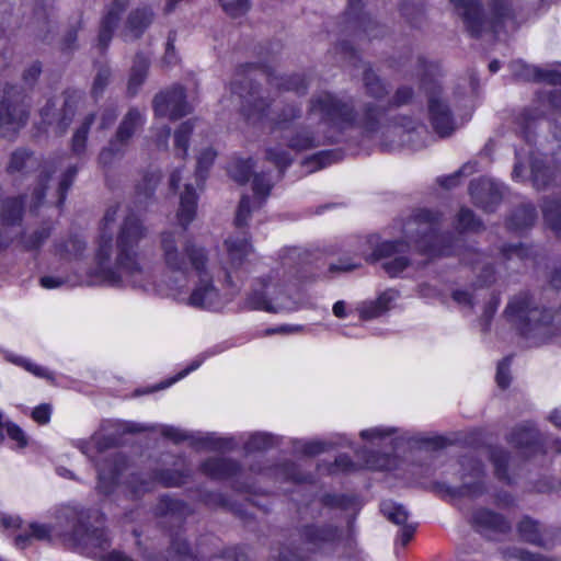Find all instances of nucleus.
Listing matches in <instances>:
<instances>
[{
  "instance_id": "nucleus-1",
  "label": "nucleus",
  "mask_w": 561,
  "mask_h": 561,
  "mask_svg": "<svg viewBox=\"0 0 561 561\" xmlns=\"http://www.w3.org/2000/svg\"><path fill=\"white\" fill-rule=\"evenodd\" d=\"M119 206L107 208L102 219L101 233L94 252L92 275L110 286L130 284L145 287L147 273L139 262L138 245L147 229L134 214H127L118 225L116 238L113 227L118 218Z\"/></svg>"
},
{
  "instance_id": "nucleus-2",
  "label": "nucleus",
  "mask_w": 561,
  "mask_h": 561,
  "mask_svg": "<svg viewBox=\"0 0 561 561\" xmlns=\"http://www.w3.org/2000/svg\"><path fill=\"white\" fill-rule=\"evenodd\" d=\"M438 222L437 213L420 209L403 225L402 232L405 241L379 242L377 236L362 238L355 255L367 262L385 260L382 268L390 277H396L409 265L410 261L404 254L411 247L431 256L456 253L450 245L443 244L446 237L437 233Z\"/></svg>"
},
{
  "instance_id": "nucleus-3",
  "label": "nucleus",
  "mask_w": 561,
  "mask_h": 561,
  "mask_svg": "<svg viewBox=\"0 0 561 561\" xmlns=\"http://www.w3.org/2000/svg\"><path fill=\"white\" fill-rule=\"evenodd\" d=\"M261 80L278 91H294L297 94L307 92L308 82L300 75L280 77L254 65L238 68L230 90L238 98L242 114L251 124H268L271 133L277 135L290 128L291 123L300 117L301 110L295 104H287L279 113L271 114V103L256 84Z\"/></svg>"
},
{
  "instance_id": "nucleus-4",
  "label": "nucleus",
  "mask_w": 561,
  "mask_h": 561,
  "mask_svg": "<svg viewBox=\"0 0 561 561\" xmlns=\"http://www.w3.org/2000/svg\"><path fill=\"white\" fill-rule=\"evenodd\" d=\"M197 208V195L192 184H185L180 197V207L176 213L178 222L182 230H170L161 233V259L165 268L171 273L186 276L190 271L205 272L208 263V252L186 232L188 225L194 220Z\"/></svg>"
},
{
  "instance_id": "nucleus-5",
  "label": "nucleus",
  "mask_w": 561,
  "mask_h": 561,
  "mask_svg": "<svg viewBox=\"0 0 561 561\" xmlns=\"http://www.w3.org/2000/svg\"><path fill=\"white\" fill-rule=\"evenodd\" d=\"M33 539L50 540L58 536L65 546L79 552L99 559L100 561H134L125 553L113 550L106 552L111 540L103 528H89L84 523L82 512L75 508H65L57 517V524L51 528L44 524L30 525Z\"/></svg>"
},
{
  "instance_id": "nucleus-6",
  "label": "nucleus",
  "mask_w": 561,
  "mask_h": 561,
  "mask_svg": "<svg viewBox=\"0 0 561 561\" xmlns=\"http://www.w3.org/2000/svg\"><path fill=\"white\" fill-rule=\"evenodd\" d=\"M385 110L376 105H367L363 117L357 121L354 105L330 91L314 92L307 106V119L316 124L323 135H334L358 124L367 131L378 128Z\"/></svg>"
},
{
  "instance_id": "nucleus-7",
  "label": "nucleus",
  "mask_w": 561,
  "mask_h": 561,
  "mask_svg": "<svg viewBox=\"0 0 561 561\" xmlns=\"http://www.w3.org/2000/svg\"><path fill=\"white\" fill-rule=\"evenodd\" d=\"M39 171V181L38 187H36L31 196L30 208L31 210H35L39 207L43 197L45 195L44 191L46 188H50L51 186L48 183L54 182L55 187V196H56V205L60 207L65 199L66 194L69 187L71 186L77 173L78 168L76 165L68 167L59 180L56 182L51 176V165L49 163H45L42 165L41 160L34 154V152L25 149L18 148L14 150L11 156L7 167L8 173L11 175L21 174L26 175L30 172L37 170Z\"/></svg>"
},
{
  "instance_id": "nucleus-8",
  "label": "nucleus",
  "mask_w": 561,
  "mask_h": 561,
  "mask_svg": "<svg viewBox=\"0 0 561 561\" xmlns=\"http://www.w3.org/2000/svg\"><path fill=\"white\" fill-rule=\"evenodd\" d=\"M115 446V438L95 433L89 440H78L76 447L87 455L98 470V489L108 494L117 483L119 473L125 467V459L118 454L107 455Z\"/></svg>"
},
{
  "instance_id": "nucleus-9",
  "label": "nucleus",
  "mask_w": 561,
  "mask_h": 561,
  "mask_svg": "<svg viewBox=\"0 0 561 561\" xmlns=\"http://www.w3.org/2000/svg\"><path fill=\"white\" fill-rule=\"evenodd\" d=\"M455 11L462 18L467 32L478 37L488 30L499 32V25L510 18L511 9L506 0H491L493 18L489 20L482 13L478 0H449Z\"/></svg>"
},
{
  "instance_id": "nucleus-10",
  "label": "nucleus",
  "mask_w": 561,
  "mask_h": 561,
  "mask_svg": "<svg viewBox=\"0 0 561 561\" xmlns=\"http://www.w3.org/2000/svg\"><path fill=\"white\" fill-rule=\"evenodd\" d=\"M31 104L24 90L10 85L3 91L0 107V137L14 140L26 126Z\"/></svg>"
},
{
  "instance_id": "nucleus-11",
  "label": "nucleus",
  "mask_w": 561,
  "mask_h": 561,
  "mask_svg": "<svg viewBox=\"0 0 561 561\" xmlns=\"http://www.w3.org/2000/svg\"><path fill=\"white\" fill-rule=\"evenodd\" d=\"M433 66L425 68L421 87L427 94L428 118L435 133L444 138L450 136L455 129V121L446 100L442 95L440 85L432 78Z\"/></svg>"
},
{
  "instance_id": "nucleus-12",
  "label": "nucleus",
  "mask_w": 561,
  "mask_h": 561,
  "mask_svg": "<svg viewBox=\"0 0 561 561\" xmlns=\"http://www.w3.org/2000/svg\"><path fill=\"white\" fill-rule=\"evenodd\" d=\"M505 313L512 322L518 325L524 335H528L533 330L549 324L553 318L551 310H540L537 306H534L527 294L514 297L508 302Z\"/></svg>"
},
{
  "instance_id": "nucleus-13",
  "label": "nucleus",
  "mask_w": 561,
  "mask_h": 561,
  "mask_svg": "<svg viewBox=\"0 0 561 561\" xmlns=\"http://www.w3.org/2000/svg\"><path fill=\"white\" fill-rule=\"evenodd\" d=\"M153 111L157 117L175 121L191 113L192 108L185 100L184 89L176 85L154 96Z\"/></svg>"
},
{
  "instance_id": "nucleus-14",
  "label": "nucleus",
  "mask_w": 561,
  "mask_h": 561,
  "mask_svg": "<svg viewBox=\"0 0 561 561\" xmlns=\"http://www.w3.org/2000/svg\"><path fill=\"white\" fill-rule=\"evenodd\" d=\"M275 137L285 140L287 147L296 151L312 149L336 140L334 135H323L317 127L314 130H310L309 126L288 128Z\"/></svg>"
},
{
  "instance_id": "nucleus-15",
  "label": "nucleus",
  "mask_w": 561,
  "mask_h": 561,
  "mask_svg": "<svg viewBox=\"0 0 561 561\" xmlns=\"http://www.w3.org/2000/svg\"><path fill=\"white\" fill-rule=\"evenodd\" d=\"M82 99V94L78 91H67L65 93L62 108L56 112L55 101H48L41 110V116L44 123L48 125L57 121L60 134H64L73 119L78 104Z\"/></svg>"
},
{
  "instance_id": "nucleus-16",
  "label": "nucleus",
  "mask_w": 561,
  "mask_h": 561,
  "mask_svg": "<svg viewBox=\"0 0 561 561\" xmlns=\"http://www.w3.org/2000/svg\"><path fill=\"white\" fill-rule=\"evenodd\" d=\"M276 294V286L266 282L260 283V288L253 289L247 299V305L251 309L263 310L267 312H278L284 309H290L289 302L282 295Z\"/></svg>"
},
{
  "instance_id": "nucleus-17",
  "label": "nucleus",
  "mask_w": 561,
  "mask_h": 561,
  "mask_svg": "<svg viewBox=\"0 0 561 561\" xmlns=\"http://www.w3.org/2000/svg\"><path fill=\"white\" fill-rule=\"evenodd\" d=\"M198 282L188 297L187 304L194 308L211 309L219 305V291L213 284L208 264L205 272L196 273Z\"/></svg>"
},
{
  "instance_id": "nucleus-18",
  "label": "nucleus",
  "mask_w": 561,
  "mask_h": 561,
  "mask_svg": "<svg viewBox=\"0 0 561 561\" xmlns=\"http://www.w3.org/2000/svg\"><path fill=\"white\" fill-rule=\"evenodd\" d=\"M129 0H105V10L101 19V25L98 36V46L105 50L113 37L114 30L121 19V14L126 10Z\"/></svg>"
},
{
  "instance_id": "nucleus-19",
  "label": "nucleus",
  "mask_w": 561,
  "mask_h": 561,
  "mask_svg": "<svg viewBox=\"0 0 561 561\" xmlns=\"http://www.w3.org/2000/svg\"><path fill=\"white\" fill-rule=\"evenodd\" d=\"M469 190L473 203L485 211H493L502 199L499 185L488 179L472 181Z\"/></svg>"
},
{
  "instance_id": "nucleus-20",
  "label": "nucleus",
  "mask_w": 561,
  "mask_h": 561,
  "mask_svg": "<svg viewBox=\"0 0 561 561\" xmlns=\"http://www.w3.org/2000/svg\"><path fill=\"white\" fill-rule=\"evenodd\" d=\"M187 473L180 472L176 470H164L154 476V479L147 481L141 479L140 477H133L130 484L133 489V493L135 495H139L141 493L148 492L152 489L154 482L160 483L165 488L180 486L185 482Z\"/></svg>"
},
{
  "instance_id": "nucleus-21",
  "label": "nucleus",
  "mask_w": 561,
  "mask_h": 561,
  "mask_svg": "<svg viewBox=\"0 0 561 561\" xmlns=\"http://www.w3.org/2000/svg\"><path fill=\"white\" fill-rule=\"evenodd\" d=\"M145 123L146 117L141 111L136 107L129 108L121 121L113 139L127 148L134 135L142 128Z\"/></svg>"
},
{
  "instance_id": "nucleus-22",
  "label": "nucleus",
  "mask_w": 561,
  "mask_h": 561,
  "mask_svg": "<svg viewBox=\"0 0 561 561\" xmlns=\"http://www.w3.org/2000/svg\"><path fill=\"white\" fill-rule=\"evenodd\" d=\"M153 13L149 8H139L133 10L125 22L122 36L124 41H134L139 38L146 28L151 24Z\"/></svg>"
},
{
  "instance_id": "nucleus-23",
  "label": "nucleus",
  "mask_w": 561,
  "mask_h": 561,
  "mask_svg": "<svg viewBox=\"0 0 561 561\" xmlns=\"http://www.w3.org/2000/svg\"><path fill=\"white\" fill-rule=\"evenodd\" d=\"M461 466L466 468L469 466L471 468V476L473 478L472 483L463 482V484L454 490H448L451 495L458 496H478L484 492V484L481 480L483 476V466L482 463L474 458H465L461 462Z\"/></svg>"
},
{
  "instance_id": "nucleus-24",
  "label": "nucleus",
  "mask_w": 561,
  "mask_h": 561,
  "mask_svg": "<svg viewBox=\"0 0 561 561\" xmlns=\"http://www.w3.org/2000/svg\"><path fill=\"white\" fill-rule=\"evenodd\" d=\"M228 261L231 268H238L242 265L248 255L253 251L247 234L231 236L225 241Z\"/></svg>"
},
{
  "instance_id": "nucleus-25",
  "label": "nucleus",
  "mask_w": 561,
  "mask_h": 561,
  "mask_svg": "<svg viewBox=\"0 0 561 561\" xmlns=\"http://www.w3.org/2000/svg\"><path fill=\"white\" fill-rule=\"evenodd\" d=\"M472 522L481 533L488 530L506 533L511 528L508 522H506L503 516L484 508L477 510L473 513Z\"/></svg>"
},
{
  "instance_id": "nucleus-26",
  "label": "nucleus",
  "mask_w": 561,
  "mask_h": 561,
  "mask_svg": "<svg viewBox=\"0 0 561 561\" xmlns=\"http://www.w3.org/2000/svg\"><path fill=\"white\" fill-rule=\"evenodd\" d=\"M239 470V463L227 458H210L202 465V471L213 479L231 478Z\"/></svg>"
},
{
  "instance_id": "nucleus-27",
  "label": "nucleus",
  "mask_w": 561,
  "mask_h": 561,
  "mask_svg": "<svg viewBox=\"0 0 561 561\" xmlns=\"http://www.w3.org/2000/svg\"><path fill=\"white\" fill-rule=\"evenodd\" d=\"M302 537L314 548H321L327 543H332L339 539V530L331 525L307 526L304 528Z\"/></svg>"
},
{
  "instance_id": "nucleus-28",
  "label": "nucleus",
  "mask_w": 561,
  "mask_h": 561,
  "mask_svg": "<svg viewBox=\"0 0 561 561\" xmlns=\"http://www.w3.org/2000/svg\"><path fill=\"white\" fill-rule=\"evenodd\" d=\"M191 513L192 511L186 503L169 495L161 496L156 506V514L158 516H170L175 520H182Z\"/></svg>"
},
{
  "instance_id": "nucleus-29",
  "label": "nucleus",
  "mask_w": 561,
  "mask_h": 561,
  "mask_svg": "<svg viewBox=\"0 0 561 561\" xmlns=\"http://www.w3.org/2000/svg\"><path fill=\"white\" fill-rule=\"evenodd\" d=\"M148 68L149 59L142 54H137L133 62L127 84L129 95L134 96L138 92L139 88L145 82Z\"/></svg>"
},
{
  "instance_id": "nucleus-30",
  "label": "nucleus",
  "mask_w": 561,
  "mask_h": 561,
  "mask_svg": "<svg viewBox=\"0 0 561 561\" xmlns=\"http://www.w3.org/2000/svg\"><path fill=\"white\" fill-rule=\"evenodd\" d=\"M543 220L547 227L561 237V202L558 199L546 201L542 205Z\"/></svg>"
},
{
  "instance_id": "nucleus-31",
  "label": "nucleus",
  "mask_w": 561,
  "mask_h": 561,
  "mask_svg": "<svg viewBox=\"0 0 561 561\" xmlns=\"http://www.w3.org/2000/svg\"><path fill=\"white\" fill-rule=\"evenodd\" d=\"M537 218L536 209L531 205H523L515 209L508 219V227L514 230H523L534 225Z\"/></svg>"
},
{
  "instance_id": "nucleus-32",
  "label": "nucleus",
  "mask_w": 561,
  "mask_h": 561,
  "mask_svg": "<svg viewBox=\"0 0 561 561\" xmlns=\"http://www.w3.org/2000/svg\"><path fill=\"white\" fill-rule=\"evenodd\" d=\"M127 148L116 142L113 138L110 140L107 147L103 148L99 154V164L107 172L118 160H121Z\"/></svg>"
},
{
  "instance_id": "nucleus-33",
  "label": "nucleus",
  "mask_w": 561,
  "mask_h": 561,
  "mask_svg": "<svg viewBox=\"0 0 561 561\" xmlns=\"http://www.w3.org/2000/svg\"><path fill=\"white\" fill-rule=\"evenodd\" d=\"M24 202L21 197L7 198L1 207V221L3 226L19 224L22 219Z\"/></svg>"
},
{
  "instance_id": "nucleus-34",
  "label": "nucleus",
  "mask_w": 561,
  "mask_h": 561,
  "mask_svg": "<svg viewBox=\"0 0 561 561\" xmlns=\"http://www.w3.org/2000/svg\"><path fill=\"white\" fill-rule=\"evenodd\" d=\"M196 119L183 122L174 133V152L179 158H185L188 149L190 136L194 130Z\"/></svg>"
},
{
  "instance_id": "nucleus-35",
  "label": "nucleus",
  "mask_w": 561,
  "mask_h": 561,
  "mask_svg": "<svg viewBox=\"0 0 561 561\" xmlns=\"http://www.w3.org/2000/svg\"><path fill=\"white\" fill-rule=\"evenodd\" d=\"M95 114L88 115L72 136L71 150L78 157L82 156L85 152L88 134L92 124L95 121Z\"/></svg>"
},
{
  "instance_id": "nucleus-36",
  "label": "nucleus",
  "mask_w": 561,
  "mask_h": 561,
  "mask_svg": "<svg viewBox=\"0 0 561 561\" xmlns=\"http://www.w3.org/2000/svg\"><path fill=\"white\" fill-rule=\"evenodd\" d=\"M518 534L523 540L546 547L547 543L542 539V534L537 522L529 517H524L518 524Z\"/></svg>"
},
{
  "instance_id": "nucleus-37",
  "label": "nucleus",
  "mask_w": 561,
  "mask_h": 561,
  "mask_svg": "<svg viewBox=\"0 0 561 561\" xmlns=\"http://www.w3.org/2000/svg\"><path fill=\"white\" fill-rule=\"evenodd\" d=\"M50 226L45 225L31 233H24L20 239V243L25 251L38 250L50 236Z\"/></svg>"
},
{
  "instance_id": "nucleus-38",
  "label": "nucleus",
  "mask_w": 561,
  "mask_h": 561,
  "mask_svg": "<svg viewBox=\"0 0 561 561\" xmlns=\"http://www.w3.org/2000/svg\"><path fill=\"white\" fill-rule=\"evenodd\" d=\"M253 165L252 159H234L228 167V173L236 182L244 184L249 181Z\"/></svg>"
},
{
  "instance_id": "nucleus-39",
  "label": "nucleus",
  "mask_w": 561,
  "mask_h": 561,
  "mask_svg": "<svg viewBox=\"0 0 561 561\" xmlns=\"http://www.w3.org/2000/svg\"><path fill=\"white\" fill-rule=\"evenodd\" d=\"M533 184L537 190L547 187L552 178V171L541 160L534 159L530 164Z\"/></svg>"
},
{
  "instance_id": "nucleus-40",
  "label": "nucleus",
  "mask_w": 561,
  "mask_h": 561,
  "mask_svg": "<svg viewBox=\"0 0 561 561\" xmlns=\"http://www.w3.org/2000/svg\"><path fill=\"white\" fill-rule=\"evenodd\" d=\"M380 511L388 520L397 525H404L409 517L407 510L392 501L382 502Z\"/></svg>"
},
{
  "instance_id": "nucleus-41",
  "label": "nucleus",
  "mask_w": 561,
  "mask_h": 561,
  "mask_svg": "<svg viewBox=\"0 0 561 561\" xmlns=\"http://www.w3.org/2000/svg\"><path fill=\"white\" fill-rule=\"evenodd\" d=\"M363 80L366 88V92L371 98L380 100L388 93L385 83L379 79L378 76H376L373 72L371 69L365 70Z\"/></svg>"
},
{
  "instance_id": "nucleus-42",
  "label": "nucleus",
  "mask_w": 561,
  "mask_h": 561,
  "mask_svg": "<svg viewBox=\"0 0 561 561\" xmlns=\"http://www.w3.org/2000/svg\"><path fill=\"white\" fill-rule=\"evenodd\" d=\"M161 180L158 172H147L142 175L141 181L136 185V194L138 198H149Z\"/></svg>"
},
{
  "instance_id": "nucleus-43",
  "label": "nucleus",
  "mask_w": 561,
  "mask_h": 561,
  "mask_svg": "<svg viewBox=\"0 0 561 561\" xmlns=\"http://www.w3.org/2000/svg\"><path fill=\"white\" fill-rule=\"evenodd\" d=\"M539 115L537 110H525L516 117L518 133L523 135L526 141L530 140V130Z\"/></svg>"
},
{
  "instance_id": "nucleus-44",
  "label": "nucleus",
  "mask_w": 561,
  "mask_h": 561,
  "mask_svg": "<svg viewBox=\"0 0 561 561\" xmlns=\"http://www.w3.org/2000/svg\"><path fill=\"white\" fill-rule=\"evenodd\" d=\"M538 434L530 426H522L511 434V442L518 447H528L537 442Z\"/></svg>"
},
{
  "instance_id": "nucleus-45",
  "label": "nucleus",
  "mask_w": 561,
  "mask_h": 561,
  "mask_svg": "<svg viewBox=\"0 0 561 561\" xmlns=\"http://www.w3.org/2000/svg\"><path fill=\"white\" fill-rule=\"evenodd\" d=\"M275 444V438L267 433H255L251 435L244 445L247 453L262 451L271 448Z\"/></svg>"
},
{
  "instance_id": "nucleus-46",
  "label": "nucleus",
  "mask_w": 561,
  "mask_h": 561,
  "mask_svg": "<svg viewBox=\"0 0 561 561\" xmlns=\"http://www.w3.org/2000/svg\"><path fill=\"white\" fill-rule=\"evenodd\" d=\"M396 291L388 290L382 293L376 300L375 305L366 310H364V316L367 318H375L385 312L389 305L396 299Z\"/></svg>"
},
{
  "instance_id": "nucleus-47",
  "label": "nucleus",
  "mask_w": 561,
  "mask_h": 561,
  "mask_svg": "<svg viewBox=\"0 0 561 561\" xmlns=\"http://www.w3.org/2000/svg\"><path fill=\"white\" fill-rule=\"evenodd\" d=\"M491 460L494 465L495 476L500 480L510 482L507 474L508 455L503 449L495 448L491 451Z\"/></svg>"
},
{
  "instance_id": "nucleus-48",
  "label": "nucleus",
  "mask_w": 561,
  "mask_h": 561,
  "mask_svg": "<svg viewBox=\"0 0 561 561\" xmlns=\"http://www.w3.org/2000/svg\"><path fill=\"white\" fill-rule=\"evenodd\" d=\"M85 250V242L78 237L69 239L58 248L59 254L65 259L79 257Z\"/></svg>"
},
{
  "instance_id": "nucleus-49",
  "label": "nucleus",
  "mask_w": 561,
  "mask_h": 561,
  "mask_svg": "<svg viewBox=\"0 0 561 561\" xmlns=\"http://www.w3.org/2000/svg\"><path fill=\"white\" fill-rule=\"evenodd\" d=\"M217 153L211 149L207 148L201 152L197 158V167H196V181H204L206 179V174L215 161Z\"/></svg>"
},
{
  "instance_id": "nucleus-50",
  "label": "nucleus",
  "mask_w": 561,
  "mask_h": 561,
  "mask_svg": "<svg viewBox=\"0 0 561 561\" xmlns=\"http://www.w3.org/2000/svg\"><path fill=\"white\" fill-rule=\"evenodd\" d=\"M265 157L280 170L287 168L293 161L289 152L279 147H268Z\"/></svg>"
},
{
  "instance_id": "nucleus-51",
  "label": "nucleus",
  "mask_w": 561,
  "mask_h": 561,
  "mask_svg": "<svg viewBox=\"0 0 561 561\" xmlns=\"http://www.w3.org/2000/svg\"><path fill=\"white\" fill-rule=\"evenodd\" d=\"M222 10L231 18H238L250 9L249 0H219Z\"/></svg>"
},
{
  "instance_id": "nucleus-52",
  "label": "nucleus",
  "mask_w": 561,
  "mask_h": 561,
  "mask_svg": "<svg viewBox=\"0 0 561 561\" xmlns=\"http://www.w3.org/2000/svg\"><path fill=\"white\" fill-rule=\"evenodd\" d=\"M457 221L458 228L463 231H476L481 227L480 220L468 208L460 209Z\"/></svg>"
},
{
  "instance_id": "nucleus-53",
  "label": "nucleus",
  "mask_w": 561,
  "mask_h": 561,
  "mask_svg": "<svg viewBox=\"0 0 561 561\" xmlns=\"http://www.w3.org/2000/svg\"><path fill=\"white\" fill-rule=\"evenodd\" d=\"M272 184L264 174H255L253 178V192L259 199V206H262L264 199L270 195Z\"/></svg>"
},
{
  "instance_id": "nucleus-54",
  "label": "nucleus",
  "mask_w": 561,
  "mask_h": 561,
  "mask_svg": "<svg viewBox=\"0 0 561 561\" xmlns=\"http://www.w3.org/2000/svg\"><path fill=\"white\" fill-rule=\"evenodd\" d=\"M171 552H173L179 561H194L195 557L192 554L186 540L175 537L171 542Z\"/></svg>"
},
{
  "instance_id": "nucleus-55",
  "label": "nucleus",
  "mask_w": 561,
  "mask_h": 561,
  "mask_svg": "<svg viewBox=\"0 0 561 561\" xmlns=\"http://www.w3.org/2000/svg\"><path fill=\"white\" fill-rule=\"evenodd\" d=\"M531 254V249L524 247L522 244L519 245H510L502 249V255L511 261L514 259H517L519 261L527 260Z\"/></svg>"
},
{
  "instance_id": "nucleus-56",
  "label": "nucleus",
  "mask_w": 561,
  "mask_h": 561,
  "mask_svg": "<svg viewBox=\"0 0 561 561\" xmlns=\"http://www.w3.org/2000/svg\"><path fill=\"white\" fill-rule=\"evenodd\" d=\"M111 71L107 67H101L94 78L92 85V94L99 96L110 82Z\"/></svg>"
},
{
  "instance_id": "nucleus-57",
  "label": "nucleus",
  "mask_w": 561,
  "mask_h": 561,
  "mask_svg": "<svg viewBox=\"0 0 561 561\" xmlns=\"http://www.w3.org/2000/svg\"><path fill=\"white\" fill-rule=\"evenodd\" d=\"M503 553H504V558H506V559L515 558L520 561H553V560L547 559L546 557H543L541 554L530 553L528 551H524V550L517 549V548H514L512 550H506Z\"/></svg>"
},
{
  "instance_id": "nucleus-58",
  "label": "nucleus",
  "mask_w": 561,
  "mask_h": 561,
  "mask_svg": "<svg viewBox=\"0 0 561 561\" xmlns=\"http://www.w3.org/2000/svg\"><path fill=\"white\" fill-rule=\"evenodd\" d=\"M251 209H250V198L248 196H243L239 203L234 224L238 228H241L248 224L250 218Z\"/></svg>"
},
{
  "instance_id": "nucleus-59",
  "label": "nucleus",
  "mask_w": 561,
  "mask_h": 561,
  "mask_svg": "<svg viewBox=\"0 0 561 561\" xmlns=\"http://www.w3.org/2000/svg\"><path fill=\"white\" fill-rule=\"evenodd\" d=\"M510 366H511V357H505L497 365L496 370V382L499 387L505 389L510 385Z\"/></svg>"
},
{
  "instance_id": "nucleus-60",
  "label": "nucleus",
  "mask_w": 561,
  "mask_h": 561,
  "mask_svg": "<svg viewBox=\"0 0 561 561\" xmlns=\"http://www.w3.org/2000/svg\"><path fill=\"white\" fill-rule=\"evenodd\" d=\"M472 169L473 168H472L471 164H466L459 171H457L456 173L450 174L448 176L439 178L438 179V183H439L440 186L446 187V188L455 187L459 183V178L462 174L471 173Z\"/></svg>"
},
{
  "instance_id": "nucleus-61",
  "label": "nucleus",
  "mask_w": 561,
  "mask_h": 561,
  "mask_svg": "<svg viewBox=\"0 0 561 561\" xmlns=\"http://www.w3.org/2000/svg\"><path fill=\"white\" fill-rule=\"evenodd\" d=\"M203 445L214 450H227L232 448L231 438H220L213 435H208L203 438Z\"/></svg>"
},
{
  "instance_id": "nucleus-62",
  "label": "nucleus",
  "mask_w": 561,
  "mask_h": 561,
  "mask_svg": "<svg viewBox=\"0 0 561 561\" xmlns=\"http://www.w3.org/2000/svg\"><path fill=\"white\" fill-rule=\"evenodd\" d=\"M400 10L402 15L410 20L411 23L413 22L414 15L415 18H419L423 14V8L419 0H411V4L403 3Z\"/></svg>"
},
{
  "instance_id": "nucleus-63",
  "label": "nucleus",
  "mask_w": 561,
  "mask_h": 561,
  "mask_svg": "<svg viewBox=\"0 0 561 561\" xmlns=\"http://www.w3.org/2000/svg\"><path fill=\"white\" fill-rule=\"evenodd\" d=\"M7 434L12 439L15 440L19 447H24L27 444L24 432L14 423L8 422L5 424Z\"/></svg>"
},
{
  "instance_id": "nucleus-64",
  "label": "nucleus",
  "mask_w": 561,
  "mask_h": 561,
  "mask_svg": "<svg viewBox=\"0 0 561 561\" xmlns=\"http://www.w3.org/2000/svg\"><path fill=\"white\" fill-rule=\"evenodd\" d=\"M117 118V112L113 107L104 108L100 114L99 129L104 130L111 127Z\"/></svg>"
}]
</instances>
